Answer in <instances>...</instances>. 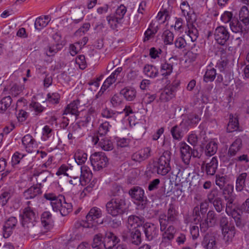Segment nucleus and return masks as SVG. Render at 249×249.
I'll list each match as a JSON object with an SVG mask.
<instances>
[{"mask_svg": "<svg viewBox=\"0 0 249 249\" xmlns=\"http://www.w3.org/2000/svg\"><path fill=\"white\" fill-rule=\"evenodd\" d=\"M188 28V35L190 37L191 41L194 42L196 41L198 36V32L195 25L190 26L187 24Z\"/></svg>", "mask_w": 249, "mask_h": 249, "instance_id": "a18cd8bd", "label": "nucleus"}, {"mask_svg": "<svg viewBox=\"0 0 249 249\" xmlns=\"http://www.w3.org/2000/svg\"><path fill=\"white\" fill-rule=\"evenodd\" d=\"M44 198L51 201L53 210L56 212H59L62 216L67 215L72 209L71 203L67 202L64 196H56L54 194L48 193L44 195Z\"/></svg>", "mask_w": 249, "mask_h": 249, "instance_id": "f03ea898", "label": "nucleus"}, {"mask_svg": "<svg viewBox=\"0 0 249 249\" xmlns=\"http://www.w3.org/2000/svg\"><path fill=\"white\" fill-rule=\"evenodd\" d=\"M96 115V114L95 109L93 107H90L88 110V111L85 116V122L86 123H89L90 122L93 121L94 120Z\"/></svg>", "mask_w": 249, "mask_h": 249, "instance_id": "864d4df0", "label": "nucleus"}, {"mask_svg": "<svg viewBox=\"0 0 249 249\" xmlns=\"http://www.w3.org/2000/svg\"><path fill=\"white\" fill-rule=\"evenodd\" d=\"M218 192L217 189H212L208 194L207 197L210 202H212L216 198H218Z\"/></svg>", "mask_w": 249, "mask_h": 249, "instance_id": "774afa93", "label": "nucleus"}, {"mask_svg": "<svg viewBox=\"0 0 249 249\" xmlns=\"http://www.w3.org/2000/svg\"><path fill=\"white\" fill-rule=\"evenodd\" d=\"M102 212L101 210L97 207H93L90 209L88 214L86 216V219L88 222V228H91L96 226L99 223H102L103 222H99L98 219L101 217Z\"/></svg>", "mask_w": 249, "mask_h": 249, "instance_id": "6e6552de", "label": "nucleus"}, {"mask_svg": "<svg viewBox=\"0 0 249 249\" xmlns=\"http://www.w3.org/2000/svg\"><path fill=\"white\" fill-rule=\"evenodd\" d=\"M87 154L81 151H77L74 156L75 161L79 165L82 164L87 160Z\"/></svg>", "mask_w": 249, "mask_h": 249, "instance_id": "ea45409f", "label": "nucleus"}, {"mask_svg": "<svg viewBox=\"0 0 249 249\" xmlns=\"http://www.w3.org/2000/svg\"><path fill=\"white\" fill-rule=\"evenodd\" d=\"M222 234L225 242L229 244L231 242L235 234V229L234 226L229 227L227 228L222 229Z\"/></svg>", "mask_w": 249, "mask_h": 249, "instance_id": "412c9836", "label": "nucleus"}, {"mask_svg": "<svg viewBox=\"0 0 249 249\" xmlns=\"http://www.w3.org/2000/svg\"><path fill=\"white\" fill-rule=\"evenodd\" d=\"M160 183V180L159 178L154 179L150 181L148 187V190L152 191L157 189L158 188Z\"/></svg>", "mask_w": 249, "mask_h": 249, "instance_id": "0e129e2a", "label": "nucleus"}, {"mask_svg": "<svg viewBox=\"0 0 249 249\" xmlns=\"http://www.w3.org/2000/svg\"><path fill=\"white\" fill-rule=\"evenodd\" d=\"M230 121L228 124L227 130L229 132H232L237 130L239 127L238 120L237 117L230 114Z\"/></svg>", "mask_w": 249, "mask_h": 249, "instance_id": "bb28decb", "label": "nucleus"}, {"mask_svg": "<svg viewBox=\"0 0 249 249\" xmlns=\"http://www.w3.org/2000/svg\"><path fill=\"white\" fill-rule=\"evenodd\" d=\"M116 80V78L114 76H112L111 74L104 82L101 89L106 90L108 88L110 87L113 83H115Z\"/></svg>", "mask_w": 249, "mask_h": 249, "instance_id": "3c124183", "label": "nucleus"}, {"mask_svg": "<svg viewBox=\"0 0 249 249\" xmlns=\"http://www.w3.org/2000/svg\"><path fill=\"white\" fill-rule=\"evenodd\" d=\"M110 126L108 122H105L101 124L98 128V133L100 136H104L109 131V127Z\"/></svg>", "mask_w": 249, "mask_h": 249, "instance_id": "49530a36", "label": "nucleus"}, {"mask_svg": "<svg viewBox=\"0 0 249 249\" xmlns=\"http://www.w3.org/2000/svg\"><path fill=\"white\" fill-rule=\"evenodd\" d=\"M216 70L211 67L207 69L204 76V80L206 82H211L214 80L216 76Z\"/></svg>", "mask_w": 249, "mask_h": 249, "instance_id": "e433bc0d", "label": "nucleus"}, {"mask_svg": "<svg viewBox=\"0 0 249 249\" xmlns=\"http://www.w3.org/2000/svg\"><path fill=\"white\" fill-rule=\"evenodd\" d=\"M200 120L198 115L195 114H189L185 120V123L189 126H192L197 124Z\"/></svg>", "mask_w": 249, "mask_h": 249, "instance_id": "c9c22d12", "label": "nucleus"}, {"mask_svg": "<svg viewBox=\"0 0 249 249\" xmlns=\"http://www.w3.org/2000/svg\"><path fill=\"white\" fill-rule=\"evenodd\" d=\"M145 219L143 217H139L136 215H130L128 218V224L133 229L142 226L144 222Z\"/></svg>", "mask_w": 249, "mask_h": 249, "instance_id": "5701e85b", "label": "nucleus"}, {"mask_svg": "<svg viewBox=\"0 0 249 249\" xmlns=\"http://www.w3.org/2000/svg\"><path fill=\"white\" fill-rule=\"evenodd\" d=\"M178 213L174 205L172 204L169 205L167 213L166 214H160L159 220L160 225H161V228H164L169 224H172L178 219Z\"/></svg>", "mask_w": 249, "mask_h": 249, "instance_id": "39448f33", "label": "nucleus"}, {"mask_svg": "<svg viewBox=\"0 0 249 249\" xmlns=\"http://www.w3.org/2000/svg\"><path fill=\"white\" fill-rule=\"evenodd\" d=\"M51 20L49 16H45L37 18L35 22V27L36 30H40L46 27Z\"/></svg>", "mask_w": 249, "mask_h": 249, "instance_id": "393cba45", "label": "nucleus"}, {"mask_svg": "<svg viewBox=\"0 0 249 249\" xmlns=\"http://www.w3.org/2000/svg\"><path fill=\"white\" fill-rule=\"evenodd\" d=\"M171 153L169 151H164L160 156L158 160L157 173L162 176L166 175L170 170Z\"/></svg>", "mask_w": 249, "mask_h": 249, "instance_id": "423d86ee", "label": "nucleus"}, {"mask_svg": "<svg viewBox=\"0 0 249 249\" xmlns=\"http://www.w3.org/2000/svg\"><path fill=\"white\" fill-rule=\"evenodd\" d=\"M239 19L247 26L249 24V11L246 6H243L239 12Z\"/></svg>", "mask_w": 249, "mask_h": 249, "instance_id": "cd10ccee", "label": "nucleus"}, {"mask_svg": "<svg viewBox=\"0 0 249 249\" xmlns=\"http://www.w3.org/2000/svg\"><path fill=\"white\" fill-rule=\"evenodd\" d=\"M75 62L79 66V68L84 70L86 67V62L85 57L84 55H79L75 59Z\"/></svg>", "mask_w": 249, "mask_h": 249, "instance_id": "6e6d98bb", "label": "nucleus"}, {"mask_svg": "<svg viewBox=\"0 0 249 249\" xmlns=\"http://www.w3.org/2000/svg\"><path fill=\"white\" fill-rule=\"evenodd\" d=\"M90 24L89 23H85L80 27L76 32V36H81L84 34L85 32L89 30L90 28Z\"/></svg>", "mask_w": 249, "mask_h": 249, "instance_id": "680f3d73", "label": "nucleus"}, {"mask_svg": "<svg viewBox=\"0 0 249 249\" xmlns=\"http://www.w3.org/2000/svg\"><path fill=\"white\" fill-rule=\"evenodd\" d=\"M201 245L204 249H215L216 241L215 237L210 234H206L202 242Z\"/></svg>", "mask_w": 249, "mask_h": 249, "instance_id": "6ab92c4d", "label": "nucleus"}, {"mask_svg": "<svg viewBox=\"0 0 249 249\" xmlns=\"http://www.w3.org/2000/svg\"><path fill=\"white\" fill-rule=\"evenodd\" d=\"M247 176L246 173L239 175L236 181L235 188L237 191H241L245 186V180Z\"/></svg>", "mask_w": 249, "mask_h": 249, "instance_id": "2f4dec72", "label": "nucleus"}, {"mask_svg": "<svg viewBox=\"0 0 249 249\" xmlns=\"http://www.w3.org/2000/svg\"><path fill=\"white\" fill-rule=\"evenodd\" d=\"M157 26L156 27H154V23H152L150 24L149 28L144 33V41L148 40L157 32Z\"/></svg>", "mask_w": 249, "mask_h": 249, "instance_id": "c03bdc74", "label": "nucleus"}, {"mask_svg": "<svg viewBox=\"0 0 249 249\" xmlns=\"http://www.w3.org/2000/svg\"><path fill=\"white\" fill-rule=\"evenodd\" d=\"M82 49V45H80V41L75 43L74 44H71L70 46V53L71 55L74 56Z\"/></svg>", "mask_w": 249, "mask_h": 249, "instance_id": "5fc2aeb1", "label": "nucleus"}, {"mask_svg": "<svg viewBox=\"0 0 249 249\" xmlns=\"http://www.w3.org/2000/svg\"><path fill=\"white\" fill-rule=\"evenodd\" d=\"M106 207L107 213L115 217L125 212V200L122 197H114L107 202Z\"/></svg>", "mask_w": 249, "mask_h": 249, "instance_id": "7ed1b4c3", "label": "nucleus"}, {"mask_svg": "<svg viewBox=\"0 0 249 249\" xmlns=\"http://www.w3.org/2000/svg\"><path fill=\"white\" fill-rule=\"evenodd\" d=\"M17 223L18 220L17 218L14 216L9 217L6 220L3 227V237L7 238L11 236Z\"/></svg>", "mask_w": 249, "mask_h": 249, "instance_id": "9b49d317", "label": "nucleus"}, {"mask_svg": "<svg viewBox=\"0 0 249 249\" xmlns=\"http://www.w3.org/2000/svg\"><path fill=\"white\" fill-rule=\"evenodd\" d=\"M118 242V239L112 232H107L104 239V247L106 249H112Z\"/></svg>", "mask_w": 249, "mask_h": 249, "instance_id": "2eb2a0df", "label": "nucleus"}, {"mask_svg": "<svg viewBox=\"0 0 249 249\" xmlns=\"http://www.w3.org/2000/svg\"><path fill=\"white\" fill-rule=\"evenodd\" d=\"M12 100L10 96L3 97L0 102V109L4 111L9 108L12 104Z\"/></svg>", "mask_w": 249, "mask_h": 249, "instance_id": "79ce46f5", "label": "nucleus"}, {"mask_svg": "<svg viewBox=\"0 0 249 249\" xmlns=\"http://www.w3.org/2000/svg\"><path fill=\"white\" fill-rule=\"evenodd\" d=\"M126 12V8L124 5H121L116 9L115 13L113 15H115L119 19L121 20L123 18Z\"/></svg>", "mask_w": 249, "mask_h": 249, "instance_id": "8fccbe9b", "label": "nucleus"}, {"mask_svg": "<svg viewBox=\"0 0 249 249\" xmlns=\"http://www.w3.org/2000/svg\"><path fill=\"white\" fill-rule=\"evenodd\" d=\"M218 166L217 159L215 157L212 158L210 162L205 165V172L208 175L213 176L215 174Z\"/></svg>", "mask_w": 249, "mask_h": 249, "instance_id": "b1692460", "label": "nucleus"}, {"mask_svg": "<svg viewBox=\"0 0 249 249\" xmlns=\"http://www.w3.org/2000/svg\"><path fill=\"white\" fill-rule=\"evenodd\" d=\"M120 93L127 101H133L136 97V90L132 87H125L120 91Z\"/></svg>", "mask_w": 249, "mask_h": 249, "instance_id": "4be33fe9", "label": "nucleus"}, {"mask_svg": "<svg viewBox=\"0 0 249 249\" xmlns=\"http://www.w3.org/2000/svg\"><path fill=\"white\" fill-rule=\"evenodd\" d=\"M217 220L216 213L213 211H209L207 214V218L200 224V230L205 232L209 227L214 226Z\"/></svg>", "mask_w": 249, "mask_h": 249, "instance_id": "9d476101", "label": "nucleus"}, {"mask_svg": "<svg viewBox=\"0 0 249 249\" xmlns=\"http://www.w3.org/2000/svg\"><path fill=\"white\" fill-rule=\"evenodd\" d=\"M143 229L145 236L149 240H152L158 234V230L153 224L146 223L143 225Z\"/></svg>", "mask_w": 249, "mask_h": 249, "instance_id": "4468645a", "label": "nucleus"}, {"mask_svg": "<svg viewBox=\"0 0 249 249\" xmlns=\"http://www.w3.org/2000/svg\"><path fill=\"white\" fill-rule=\"evenodd\" d=\"M126 238H128L132 244L139 245L142 242L141 233L138 229L130 230Z\"/></svg>", "mask_w": 249, "mask_h": 249, "instance_id": "a211bd4d", "label": "nucleus"}, {"mask_svg": "<svg viewBox=\"0 0 249 249\" xmlns=\"http://www.w3.org/2000/svg\"><path fill=\"white\" fill-rule=\"evenodd\" d=\"M128 194L132 199L138 202L142 203L146 200L144 190L139 186H134L131 188Z\"/></svg>", "mask_w": 249, "mask_h": 249, "instance_id": "ddd939ff", "label": "nucleus"}, {"mask_svg": "<svg viewBox=\"0 0 249 249\" xmlns=\"http://www.w3.org/2000/svg\"><path fill=\"white\" fill-rule=\"evenodd\" d=\"M107 20L110 27L112 29H115L118 27V24L121 23V20L119 19L115 15H110L107 17Z\"/></svg>", "mask_w": 249, "mask_h": 249, "instance_id": "37998d69", "label": "nucleus"}, {"mask_svg": "<svg viewBox=\"0 0 249 249\" xmlns=\"http://www.w3.org/2000/svg\"><path fill=\"white\" fill-rule=\"evenodd\" d=\"M102 235L100 234H96L93 238V243L92 244V247L96 249H100L98 246L101 244L102 241Z\"/></svg>", "mask_w": 249, "mask_h": 249, "instance_id": "e2e57ef3", "label": "nucleus"}, {"mask_svg": "<svg viewBox=\"0 0 249 249\" xmlns=\"http://www.w3.org/2000/svg\"><path fill=\"white\" fill-rule=\"evenodd\" d=\"M143 72L146 75L151 78L156 77L159 73L158 70L157 68L150 65H146L144 66Z\"/></svg>", "mask_w": 249, "mask_h": 249, "instance_id": "473e14b6", "label": "nucleus"}, {"mask_svg": "<svg viewBox=\"0 0 249 249\" xmlns=\"http://www.w3.org/2000/svg\"><path fill=\"white\" fill-rule=\"evenodd\" d=\"M28 207L25 208L22 218V225L24 228V234L34 237L45 231L40 230L36 221V209L39 206L38 201H29L27 202Z\"/></svg>", "mask_w": 249, "mask_h": 249, "instance_id": "f257e3e1", "label": "nucleus"}, {"mask_svg": "<svg viewBox=\"0 0 249 249\" xmlns=\"http://www.w3.org/2000/svg\"><path fill=\"white\" fill-rule=\"evenodd\" d=\"M47 173L46 172H41L38 174L36 177V180L37 181L36 185L39 186H41V183L42 182H45L47 179Z\"/></svg>", "mask_w": 249, "mask_h": 249, "instance_id": "4d7b16f0", "label": "nucleus"}, {"mask_svg": "<svg viewBox=\"0 0 249 249\" xmlns=\"http://www.w3.org/2000/svg\"><path fill=\"white\" fill-rule=\"evenodd\" d=\"M180 153L182 160L185 164L188 165L192 157V149L185 143H182L180 146Z\"/></svg>", "mask_w": 249, "mask_h": 249, "instance_id": "dca6fc26", "label": "nucleus"}, {"mask_svg": "<svg viewBox=\"0 0 249 249\" xmlns=\"http://www.w3.org/2000/svg\"><path fill=\"white\" fill-rule=\"evenodd\" d=\"M30 107L35 111L36 115L41 113L44 109V107L37 102H32L30 105Z\"/></svg>", "mask_w": 249, "mask_h": 249, "instance_id": "603ef678", "label": "nucleus"}, {"mask_svg": "<svg viewBox=\"0 0 249 249\" xmlns=\"http://www.w3.org/2000/svg\"><path fill=\"white\" fill-rule=\"evenodd\" d=\"M186 45L187 43L185 40L182 37H178L175 41V45L178 49H181L184 48Z\"/></svg>", "mask_w": 249, "mask_h": 249, "instance_id": "052dcab7", "label": "nucleus"}, {"mask_svg": "<svg viewBox=\"0 0 249 249\" xmlns=\"http://www.w3.org/2000/svg\"><path fill=\"white\" fill-rule=\"evenodd\" d=\"M242 141L240 139H236L231 145L228 152V156L231 157L236 155L237 151H238L241 147Z\"/></svg>", "mask_w": 249, "mask_h": 249, "instance_id": "7c9ffc66", "label": "nucleus"}, {"mask_svg": "<svg viewBox=\"0 0 249 249\" xmlns=\"http://www.w3.org/2000/svg\"><path fill=\"white\" fill-rule=\"evenodd\" d=\"M22 143L28 153H32L36 151L37 144L36 141L31 135H25L22 139Z\"/></svg>", "mask_w": 249, "mask_h": 249, "instance_id": "f8f14e48", "label": "nucleus"}, {"mask_svg": "<svg viewBox=\"0 0 249 249\" xmlns=\"http://www.w3.org/2000/svg\"><path fill=\"white\" fill-rule=\"evenodd\" d=\"M212 203L217 212H221L224 208L222 204V200L220 198H216Z\"/></svg>", "mask_w": 249, "mask_h": 249, "instance_id": "bf43d9fd", "label": "nucleus"}, {"mask_svg": "<svg viewBox=\"0 0 249 249\" xmlns=\"http://www.w3.org/2000/svg\"><path fill=\"white\" fill-rule=\"evenodd\" d=\"M230 27L232 32L235 33H242L246 30V26H243L241 23L235 18H232L230 23Z\"/></svg>", "mask_w": 249, "mask_h": 249, "instance_id": "c85d7f7f", "label": "nucleus"}, {"mask_svg": "<svg viewBox=\"0 0 249 249\" xmlns=\"http://www.w3.org/2000/svg\"><path fill=\"white\" fill-rule=\"evenodd\" d=\"M171 134L174 139L179 140L181 139V131L179 127L176 125L173 126L171 129Z\"/></svg>", "mask_w": 249, "mask_h": 249, "instance_id": "09e8293b", "label": "nucleus"}, {"mask_svg": "<svg viewBox=\"0 0 249 249\" xmlns=\"http://www.w3.org/2000/svg\"><path fill=\"white\" fill-rule=\"evenodd\" d=\"M90 160L95 170H100L107 166L108 159L105 154L102 152H95L90 157Z\"/></svg>", "mask_w": 249, "mask_h": 249, "instance_id": "0eeeda50", "label": "nucleus"}, {"mask_svg": "<svg viewBox=\"0 0 249 249\" xmlns=\"http://www.w3.org/2000/svg\"><path fill=\"white\" fill-rule=\"evenodd\" d=\"M99 146L105 151L111 150L113 148L112 142L107 138H103L99 142Z\"/></svg>", "mask_w": 249, "mask_h": 249, "instance_id": "4c0bfd02", "label": "nucleus"}, {"mask_svg": "<svg viewBox=\"0 0 249 249\" xmlns=\"http://www.w3.org/2000/svg\"><path fill=\"white\" fill-rule=\"evenodd\" d=\"M173 65L167 62H164L160 66V72L164 76H169L173 71Z\"/></svg>", "mask_w": 249, "mask_h": 249, "instance_id": "72a5a7b5", "label": "nucleus"}, {"mask_svg": "<svg viewBox=\"0 0 249 249\" xmlns=\"http://www.w3.org/2000/svg\"><path fill=\"white\" fill-rule=\"evenodd\" d=\"M79 104V100H77L68 105L64 111L63 115L71 114L76 116H78L79 114L78 111Z\"/></svg>", "mask_w": 249, "mask_h": 249, "instance_id": "aec40b11", "label": "nucleus"}, {"mask_svg": "<svg viewBox=\"0 0 249 249\" xmlns=\"http://www.w3.org/2000/svg\"><path fill=\"white\" fill-rule=\"evenodd\" d=\"M52 214L49 212H44L41 215V222L44 230H49L51 227Z\"/></svg>", "mask_w": 249, "mask_h": 249, "instance_id": "a878e982", "label": "nucleus"}, {"mask_svg": "<svg viewBox=\"0 0 249 249\" xmlns=\"http://www.w3.org/2000/svg\"><path fill=\"white\" fill-rule=\"evenodd\" d=\"M162 37L165 44L171 45L173 44L174 36L173 33L170 31L165 30L163 33Z\"/></svg>", "mask_w": 249, "mask_h": 249, "instance_id": "a19ab883", "label": "nucleus"}, {"mask_svg": "<svg viewBox=\"0 0 249 249\" xmlns=\"http://www.w3.org/2000/svg\"><path fill=\"white\" fill-rule=\"evenodd\" d=\"M180 9L182 14L186 16V15H188L189 12H191L190 6L186 1H183L180 5Z\"/></svg>", "mask_w": 249, "mask_h": 249, "instance_id": "338daca9", "label": "nucleus"}, {"mask_svg": "<svg viewBox=\"0 0 249 249\" xmlns=\"http://www.w3.org/2000/svg\"><path fill=\"white\" fill-rule=\"evenodd\" d=\"M219 223L221 230L224 229V228H229V227H231L232 226L229 223L228 218L226 216H222L220 218Z\"/></svg>", "mask_w": 249, "mask_h": 249, "instance_id": "69168bd1", "label": "nucleus"}, {"mask_svg": "<svg viewBox=\"0 0 249 249\" xmlns=\"http://www.w3.org/2000/svg\"><path fill=\"white\" fill-rule=\"evenodd\" d=\"M165 226L164 228H161L160 225V230L162 232L161 234V241L160 243L161 249H172V241L175 237L176 229L172 225Z\"/></svg>", "mask_w": 249, "mask_h": 249, "instance_id": "20e7f679", "label": "nucleus"}, {"mask_svg": "<svg viewBox=\"0 0 249 249\" xmlns=\"http://www.w3.org/2000/svg\"><path fill=\"white\" fill-rule=\"evenodd\" d=\"M217 144L213 141L209 142L205 147V152L207 156H212L215 154L217 150Z\"/></svg>", "mask_w": 249, "mask_h": 249, "instance_id": "c756f323", "label": "nucleus"}, {"mask_svg": "<svg viewBox=\"0 0 249 249\" xmlns=\"http://www.w3.org/2000/svg\"><path fill=\"white\" fill-rule=\"evenodd\" d=\"M47 97L48 101L52 104L58 103L60 99V96L58 93H48Z\"/></svg>", "mask_w": 249, "mask_h": 249, "instance_id": "13d9d810", "label": "nucleus"}, {"mask_svg": "<svg viewBox=\"0 0 249 249\" xmlns=\"http://www.w3.org/2000/svg\"><path fill=\"white\" fill-rule=\"evenodd\" d=\"M92 177V172L89 167L84 165L81 167V179L83 178L86 182L89 181Z\"/></svg>", "mask_w": 249, "mask_h": 249, "instance_id": "f704fd0d", "label": "nucleus"}, {"mask_svg": "<svg viewBox=\"0 0 249 249\" xmlns=\"http://www.w3.org/2000/svg\"><path fill=\"white\" fill-rule=\"evenodd\" d=\"M41 187L37 185H34L24 192L26 199H32L42 194Z\"/></svg>", "mask_w": 249, "mask_h": 249, "instance_id": "f3484780", "label": "nucleus"}, {"mask_svg": "<svg viewBox=\"0 0 249 249\" xmlns=\"http://www.w3.org/2000/svg\"><path fill=\"white\" fill-rule=\"evenodd\" d=\"M215 39L221 45L225 44L230 37V34L227 29L223 26L217 27L214 33Z\"/></svg>", "mask_w": 249, "mask_h": 249, "instance_id": "1a4fd4ad", "label": "nucleus"}, {"mask_svg": "<svg viewBox=\"0 0 249 249\" xmlns=\"http://www.w3.org/2000/svg\"><path fill=\"white\" fill-rule=\"evenodd\" d=\"M71 131L72 133V134H74V136L76 137H80L84 134L83 130L78 124H75L72 125Z\"/></svg>", "mask_w": 249, "mask_h": 249, "instance_id": "de8ad7c7", "label": "nucleus"}, {"mask_svg": "<svg viewBox=\"0 0 249 249\" xmlns=\"http://www.w3.org/2000/svg\"><path fill=\"white\" fill-rule=\"evenodd\" d=\"M122 96V94L120 92L119 94H114L110 100V102L113 107H119L124 103Z\"/></svg>", "mask_w": 249, "mask_h": 249, "instance_id": "58836bf2", "label": "nucleus"}]
</instances>
